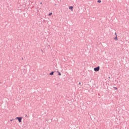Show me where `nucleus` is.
Returning <instances> with one entry per match:
<instances>
[{"instance_id": "3", "label": "nucleus", "mask_w": 129, "mask_h": 129, "mask_svg": "<svg viewBox=\"0 0 129 129\" xmlns=\"http://www.w3.org/2000/svg\"><path fill=\"white\" fill-rule=\"evenodd\" d=\"M69 9L71 10L72 11H73V7H72V6L70 7Z\"/></svg>"}, {"instance_id": "11", "label": "nucleus", "mask_w": 129, "mask_h": 129, "mask_svg": "<svg viewBox=\"0 0 129 129\" xmlns=\"http://www.w3.org/2000/svg\"><path fill=\"white\" fill-rule=\"evenodd\" d=\"M79 84L80 85H81V83L80 82V83H79Z\"/></svg>"}, {"instance_id": "5", "label": "nucleus", "mask_w": 129, "mask_h": 129, "mask_svg": "<svg viewBox=\"0 0 129 129\" xmlns=\"http://www.w3.org/2000/svg\"><path fill=\"white\" fill-rule=\"evenodd\" d=\"M49 75H54V72H52L49 74Z\"/></svg>"}, {"instance_id": "4", "label": "nucleus", "mask_w": 129, "mask_h": 129, "mask_svg": "<svg viewBox=\"0 0 129 129\" xmlns=\"http://www.w3.org/2000/svg\"><path fill=\"white\" fill-rule=\"evenodd\" d=\"M114 39L115 41H117V40H118L117 36H116L115 38H114Z\"/></svg>"}, {"instance_id": "2", "label": "nucleus", "mask_w": 129, "mask_h": 129, "mask_svg": "<svg viewBox=\"0 0 129 129\" xmlns=\"http://www.w3.org/2000/svg\"><path fill=\"white\" fill-rule=\"evenodd\" d=\"M22 117H17L16 119H18L19 122H22Z\"/></svg>"}, {"instance_id": "6", "label": "nucleus", "mask_w": 129, "mask_h": 129, "mask_svg": "<svg viewBox=\"0 0 129 129\" xmlns=\"http://www.w3.org/2000/svg\"><path fill=\"white\" fill-rule=\"evenodd\" d=\"M58 75H59V76H61V73H60L59 72H58Z\"/></svg>"}, {"instance_id": "7", "label": "nucleus", "mask_w": 129, "mask_h": 129, "mask_svg": "<svg viewBox=\"0 0 129 129\" xmlns=\"http://www.w3.org/2000/svg\"><path fill=\"white\" fill-rule=\"evenodd\" d=\"M52 13H50L49 14L48 16H52Z\"/></svg>"}, {"instance_id": "8", "label": "nucleus", "mask_w": 129, "mask_h": 129, "mask_svg": "<svg viewBox=\"0 0 129 129\" xmlns=\"http://www.w3.org/2000/svg\"><path fill=\"white\" fill-rule=\"evenodd\" d=\"M97 2L99 3H101V1L98 0V1H97Z\"/></svg>"}, {"instance_id": "9", "label": "nucleus", "mask_w": 129, "mask_h": 129, "mask_svg": "<svg viewBox=\"0 0 129 129\" xmlns=\"http://www.w3.org/2000/svg\"><path fill=\"white\" fill-rule=\"evenodd\" d=\"M114 88L115 89V90H117V88L114 87Z\"/></svg>"}, {"instance_id": "12", "label": "nucleus", "mask_w": 129, "mask_h": 129, "mask_svg": "<svg viewBox=\"0 0 129 129\" xmlns=\"http://www.w3.org/2000/svg\"><path fill=\"white\" fill-rule=\"evenodd\" d=\"M13 119L10 120V121H13Z\"/></svg>"}, {"instance_id": "1", "label": "nucleus", "mask_w": 129, "mask_h": 129, "mask_svg": "<svg viewBox=\"0 0 129 129\" xmlns=\"http://www.w3.org/2000/svg\"><path fill=\"white\" fill-rule=\"evenodd\" d=\"M100 69V67H99V66L97 67V68H95L94 69V71H95L96 72H97L98 71H99V70Z\"/></svg>"}, {"instance_id": "10", "label": "nucleus", "mask_w": 129, "mask_h": 129, "mask_svg": "<svg viewBox=\"0 0 129 129\" xmlns=\"http://www.w3.org/2000/svg\"><path fill=\"white\" fill-rule=\"evenodd\" d=\"M115 35L116 36H117V34H116V33H115Z\"/></svg>"}]
</instances>
